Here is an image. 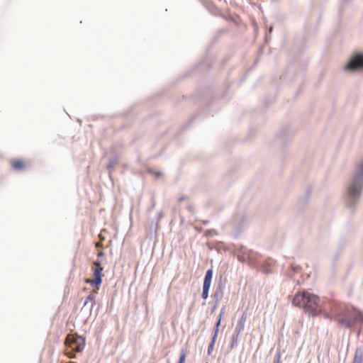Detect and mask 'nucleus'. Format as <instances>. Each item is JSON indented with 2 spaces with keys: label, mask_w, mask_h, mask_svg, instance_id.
Instances as JSON below:
<instances>
[{
  "label": "nucleus",
  "mask_w": 363,
  "mask_h": 363,
  "mask_svg": "<svg viewBox=\"0 0 363 363\" xmlns=\"http://www.w3.org/2000/svg\"><path fill=\"white\" fill-rule=\"evenodd\" d=\"M12 168L16 171L23 170L26 167V162L22 159H13L11 161Z\"/></svg>",
  "instance_id": "6e6552de"
},
{
  "label": "nucleus",
  "mask_w": 363,
  "mask_h": 363,
  "mask_svg": "<svg viewBox=\"0 0 363 363\" xmlns=\"http://www.w3.org/2000/svg\"><path fill=\"white\" fill-rule=\"evenodd\" d=\"M96 247H102V244H101V242H97V243L96 244Z\"/></svg>",
  "instance_id": "4468645a"
},
{
  "label": "nucleus",
  "mask_w": 363,
  "mask_h": 363,
  "mask_svg": "<svg viewBox=\"0 0 363 363\" xmlns=\"http://www.w3.org/2000/svg\"><path fill=\"white\" fill-rule=\"evenodd\" d=\"M243 328H244V322H243V323H242V324L240 325V330H240H240H242L243 329Z\"/></svg>",
  "instance_id": "2eb2a0df"
},
{
  "label": "nucleus",
  "mask_w": 363,
  "mask_h": 363,
  "mask_svg": "<svg viewBox=\"0 0 363 363\" xmlns=\"http://www.w3.org/2000/svg\"><path fill=\"white\" fill-rule=\"evenodd\" d=\"M363 177V163L358 167L357 173L354 178L352 185L349 188L348 194L351 198L359 196L362 188V179Z\"/></svg>",
  "instance_id": "20e7f679"
},
{
  "label": "nucleus",
  "mask_w": 363,
  "mask_h": 363,
  "mask_svg": "<svg viewBox=\"0 0 363 363\" xmlns=\"http://www.w3.org/2000/svg\"><path fill=\"white\" fill-rule=\"evenodd\" d=\"M186 357V352L182 350L180 352L179 360L178 363H184Z\"/></svg>",
  "instance_id": "9b49d317"
},
{
  "label": "nucleus",
  "mask_w": 363,
  "mask_h": 363,
  "mask_svg": "<svg viewBox=\"0 0 363 363\" xmlns=\"http://www.w3.org/2000/svg\"><path fill=\"white\" fill-rule=\"evenodd\" d=\"M94 295H92V294L89 295V296L86 297V301H85V303H84V304H86V303H87V302H88L89 301H92V300H94Z\"/></svg>",
  "instance_id": "f8f14e48"
},
{
  "label": "nucleus",
  "mask_w": 363,
  "mask_h": 363,
  "mask_svg": "<svg viewBox=\"0 0 363 363\" xmlns=\"http://www.w3.org/2000/svg\"><path fill=\"white\" fill-rule=\"evenodd\" d=\"M223 311L222 310L220 313L219 314V318H218V320L216 323V330H215V333H214V337H213V342L211 343V345H210L209 348H208V352H210V350H212L213 348V345L214 344V341H215V339L217 336V333H218V328H219V325L220 324V320H221V318H222V315L223 314Z\"/></svg>",
  "instance_id": "1a4fd4ad"
},
{
  "label": "nucleus",
  "mask_w": 363,
  "mask_h": 363,
  "mask_svg": "<svg viewBox=\"0 0 363 363\" xmlns=\"http://www.w3.org/2000/svg\"><path fill=\"white\" fill-rule=\"evenodd\" d=\"M91 269L93 277L87 278L84 281L94 288V292L97 293L102 283L104 267L99 260H96L93 262Z\"/></svg>",
  "instance_id": "7ed1b4c3"
},
{
  "label": "nucleus",
  "mask_w": 363,
  "mask_h": 363,
  "mask_svg": "<svg viewBox=\"0 0 363 363\" xmlns=\"http://www.w3.org/2000/svg\"><path fill=\"white\" fill-rule=\"evenodd\" d=\"M347 69H363V54L355 55L346 65Z\"/></svg>",
  "instance_id": "39448f33"
},
{
  "label": "nucleus",
  "mask_w": 363,
  "mask_h": 363,
  "mask_svg": "<svg viewBox=\"0 0 363 363\" xmlns=\"http://www.w3.org/2000/svg\"><path fill=\"white\" fill-rule=\"evenodd\" d=\"M99 238H100L101 240H103V239H104V238H103V237H101V235H99Z\"/></svg>",
  "instance_id": "f3484780"
},
{
  "label": "nucleus",
  "mask_w": 363,
  "mask_h": 363,
  "mask_svg": "<svg viewBox=\"0 0 363 363\" xmlns=\"http://www.w3.org/2000/svg\"><path fill=\"white\" fill-rule=\"evenodd\" d=\"M358 319V315H355L354 316L345 315V318H341L340 316L337 317V320L338 323L345 327H350Z\"/></svg>",
  "instance_id": "0eeeda50"
},
{
  "label": "nucleus",
  "mask_w": 363,
  "mask_h": 363,
  "mask_svg": "<svg viewBox=\"0 0 363 363\" xmlns=\"http://www.w3.org/2000/svg\"><path fill=\"white\" fill-rule=\"evenodd\" d=\"M213 277V270L208 269L205 275L203 285V292H202V298L203 299H206L208 296V291L211 287V280Z\"/></svg>",
  "instance_id": "423d86ee"
},
{
  "label": "nucleus",
  "mask_w": 363,
  "mask_h": 363,
  "mask_svg": "<svg viewBox=\"0 0 363 363\" xmlns=\"http://www.w3.org/2000/svg\"><path fill=\"white\" fill-rule=\"evenodd\" d=\"M292 303L296 306L303 308L306 313L313 315H319L324 311L320 305L319 298L308 291L296 294Z\"/></svg>",
  "instance_id": "f257e3e1"
},
{
  "label": "nucleus",
  "mask_w": 363,
  "mask_h": 363,
  "mask_svg": "<svg viewBox=\"0 0 363 363\" xmlns=\"http://www.w3.org/2000/svg\"><path fill=\"white\" fill-rule=\"evenodd\" d=\"M274 363H280V358L279 357L277 358L276 361L274 362Z\"/></svg>",
  "instance_id": "dca6fc26"
},
{
  "label": "nucleus",
  "mask_w": 363,
  "mask_h": 363,
  "mask_svg": "<svg viewBox=\"0 0 363 363\" xmlns=\"http://www.w3.org/2000/svg\"><path fill=\"white\" fill-rule=\"evenodd\" d=\"M104 255V252L102 251H100L98 252L97 254V256L99 257H102Z\"/></svg>",
  "instance_id": "ddd939ff"
},
{
  "label": "nucleus",
  "mask_w": 363,
  "mask_h": 363,
  "mask_svg": "<svg viewBox=\"0 0 363 363\" xmlns=\"http://www.w3.org/2000/svg\"><path fill=\"white\" fill-rule=\"evenodd\" d=\"M65 345L67 347L65 354L69 358H74V352H81L85 346V340L77 334H68Z\"/></svg>",
  "instance_id": "f03ea898"
},
{
  "label": "nucleus",
  "mask_w": 363,
  "mask_h": 363,
  "mask_svg": "<svg viewBox=\"0 0 363 363\" xmlns=\"http://www.w3.org/2000/svg\"><path fill=\"white\" fill-rule=\"evenodd\" d=\"M363 362V351L361 349H357L354 357L353 363Z\"/></svg>",
  "instance_id": "9d476101"
}]
</instances>
